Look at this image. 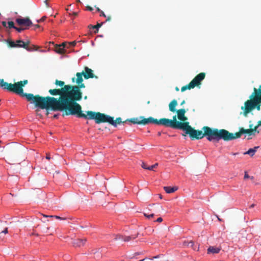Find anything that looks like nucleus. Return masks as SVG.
Returning <instances> with one entry per match:
<instances>
[{"mask_svg":"<svg viewBox=\"0 0 261 261\" xmlns=\"http://www.w3.org/2000/svg\"><path fill=\"white\" fill-rule=\"evenodd\" d=\"M249 121V128L245 129L243 127H240L239 131L234 134L230 133L225 129H219L218 128H212L208 126H205L202 128V130H196L192 128L189 124L187 126L184 131L186 134H188L192 140L201 139L206 137L209 141L218 142L222 139L225 141H229L241 138L242 134H246L249 136L255 135L256 132L259 133L257 130V126L253 127V124Z\"/></svg>","mask_w":261,"mask_h":261,"instance_id":"obj_1","label":"nucleus"},{"mask_svg":"<svg viewBox=\"0 0 261 261\" xmlns=\"http://www.w3.org/2000/svg\"><path fill=\"white\" fill-rule=\"evenodd\" d=\"M55 85L59 86L61 88L51 89L48 90L49 93L53 96L59 95L57 98L51 96H42V108L46 110H50L53 111L64 112L74 101V99H70L64 90L65 87L67 85L62 81L56 80Z\"/></svg>","mask_w":261,"mask_h":261,"instance_id":"obj_2","label":"nucleus"},{"mask_svg":"<svg viewBox=\"0 0 261 261\" xmlns=\"http://www.w3.org/2000/svg\"><path fill=\"white\" fill-rule=\"evenodd\" d=\"M74 101L64 112L66 115H76L79 118H84L89 120H94L96 123H105L106 114L100 112H95L91 111H87V115L82 113L81 106Z\"/></svg>","mask_w":261,"mask_h":261,"instance_id":"obj_3","label":"nucleus"},{"mask_svg":"<svg viewBox=\"0 0 261 261\" xmlns=\"http://www.w3.org/2000/svg\"><path fill=\"white\" fill-rule=\"evenodd\" d=\"M28 80L19 81L14 84L9 83L8 91L19 94L21 97H25L30 103L34 104L37 108H42V96L39 95H34L32 93L23 92L22 87L28 83Z\"/></svg>","mask_w":261,"mask_h":261,"instance_id":"obj_4","label":"nucleus"},{"mask_svg":"<svg viewBox=\"0 0 261 261\" xmlns=\"http://www.w3.org/2000/svg\"><path fill=\"white\" fill-rule=\"evenodd\" d=\"M241 109L243 111L242 114L245 117H247L248 114L253 110L260 111L261 85H259L257 88H253V92L249 96V99L244 102V106L241 107Z\"/></svg>","mask_w":261,"mask_h":261,"instance_id":"obj_5","label":"nucleus"},{"mask_svg":"<svg viewBox=\"0 0 261 261\" xmlns=\"http://www.w3.org/2000/svg\"><path fill=\"white\" fill-rule=\"evenodd\" d=\"M84 73L82 72H77L76 73V78L73 77L72 79V82H76L77 84L76 86L67 85L65 87L64 90L66 92L70 99H74L75 101H80L82 98V92L81 88H85V85L83 83Z\"/></svg>","mask_w":261,"mask_h":261,"instance_id":"obj_6","label":"nucleus"},{"mask_svg":"<svg viewBox=\"0 0 261 261\" xmlns=\"http://www.w3.org/2000/svg\"><path fill=\"white\" fill-rule=\"evenodd\" d=\"M155 124L163 125L165 127H171L174 129H179L184 130L188 124H189V122H181L178 121L176 120V116L175 115L173 117L172 119L168 118H161L158 120L155 119Z\"/></svg>","mask_w":261,"mask_h":261,"instance_id":"obj_7","label":"nucleus"},{"mask_svg":"<svg viewBox=\"0 0 261 261\" xmlns=\"http://www.w3.org/2000/svg\"><path fill=\"white\" fill-rule=\"evenodd\" d=\"M126 121L132 122L134 124H142V125H146L149 123H154L155 124V118L149 117L147 118H145L143 116L140 117L139 118H133L130 119H127Z\"/></svg>","mask_w":261,"mask_h":261,"instance_id":"obj_8","label":"nucleus"},{"mask_svg":"<svg viewBox=\"0 0 261 261\" xmlns=\"http://www.w3.org/2000/svg\"><path fill=\"white\" fill-rule=\"evenodd\" d=\"M205 74L204 72H201L197 74L190 83L193 87L198 86L201 84V81L204 80Z\"/></svg>","mask_w":261,"mask_h":261,"instance_id":"obj_9","label":"nucleus"},{"mask_svg":"<svg viewBox=\"0 0 261 261\" xmlns=\"http://www.w3.org/2000/svg\"><path fill=\"white\" fill-rule=\"evenodd\" d=\"M127 121L125 120V121L122 122L120 117L117 118L116 119L114 120V117L107 115H106L105 119V122H108L115 127L117 125V124H120L121 123H124Z\"/></svg>","mask_w":261,"mask_h":261,"instance_id":"obj_10","label":"nucleus"},{"mask_svg":"<svg viewBox=\"0 0 261 261\" xmlns=\"http://www.w3.org/2000/svg\"><path fill=\"white\" fill-rule=\"evenodd\" d=\"M16 22L20 26L25 27V29H26L33 24L32 22L28 17L17 18Z\"/></svg>","mask_w":261,"mask_h":261,"instance_id":"obj_11","label":"nucleus"},{"mask_svg":"<svg viewBox=\"0 0 261 261\" xmlns=\"http://www.w3.org/2000/svg\"><path fill=\"white\" fill-rule=\"evenodd\" d=\"M82 73H84L83 76L85 79H89L90 78L98 79V76L94 74L93 71L88 67H85L84 70H83Z\"/></svg>","mask_w":261,"mask_h":261,"instance_id":"obj_12","label":"nucleus"},{"mask_svg":"<svg viewBox=\"0 0 261 261\" xmlns=\"http://www.w3.org/2000/svg\"><path fill=\"white\" fill-rule=\"evenodd\" d=\"M177 118L181 122H187L188 118L185 116L186 111L184 109H179L176 111Z\"/></svg>","mask_w":261,"mask_h":261,"instance_id":"obj_13","label":"nucleus"},{"mask_svg":"<svg viewBox=\"0 0 261 261\" xmlns=\"http://www.w3.org/2000/svg\"><path fill=\"white\" fill-rule=\"evenodd\" d=\"M86 242V239H76L74 240L73 241V244L75 247H81L84 246L85 242Z\"/></svg>","mask_w":261,"mask_h":261,"instance_id":"obj_14","label":"nucleus"},{"mask_svg":"<svg viewBox=\"0 0 261 261\" xmlns=\"http://www.w3.org/2000/svg\"><path fill=\"white\" fill-rule=\"evenodd\" d=\"M177 105V101L176 99L172 100L169 104V111L172 112H175L176 111V107Z\"/></svg>","mask_w":261,"mask_h":261,"instance_id":"obj_15","label":"nucleus"},{"mask_svg":"<svg viewBox=\"0 0 261 261\" xmlns=\"http://www.w3.org/2000/svg\"><path fill=\"white\" fill-rule=\"evenodd\" d=\"M259 146H255L254 148H250L248 151L244 152V154H248L250 156H253L255 153L256 152L258 148H259Z\"/></svg>","mask_w":261,"mask_h":261,"instance_id":"obj_16","label":"nucleus"},{"mask_svg":"<svg viewBox=\"0 0 261 261\" xmlns=\"http://www.w3.org/2000/svg\"><path fill=\"white\" fill-rule=\"evenodd\" d=\"M30 43V41H28L25 42L21 40H18L16 42L17 47H22L24 49L26 48V45H29Z\"/></svg>","mask_w":261,"mask_h":261,"instance_id":"obj_17","label":"nucleus"},{"mask_svg":"<svg viewBox=\"0 0 261 261\" xmlns=\"http://www.w3.org/2000/svg\"><path fill=\"white\" fill-rule=\"evenodd\" d=\"M220 251V248L214 246H210L207 249V253H218Z\"/></svg>","mask_w":261,"mask_h":261,"instance_id":"obj_18","label":"nucleus"},{"mask_svg":"<svg viewBox=\"0 0 261 261\" xmlns=\"http://www.w3.org/2000/svg\"><path fill=\"white\" fill-rule=\"evenodd\" d=\"M158 166V164L156 163L153 165L148 166L147 164L144 162H143L141 164V167L145 169H147L149 170H153L154 168H156Z\"/></svg>","mask_w":261,"mask_h":261,"instance_id":"obj_19","label":"nucleus"},{"mask_svg":"<svg viewBox=\"0 0 261 261\" xmlns=\"http://www.w3.org/2000/svg\"><path fill=\"white\" fill-rule=\"evenodd\" d=\"M39 48V47L38 46L33 44L30 45L29 44V45H26V48H25V49L29 51H33L37 50Z\"/></svg>","mask_w":261,"mask_h":261,"instance_id":"obj_20","label":"nucleus"},{"mask_svg":"<svg viewBox=\"0 0 261 261\" xmlns=\"http://www.w3.org/2000/svg\"><path fill=\"white\" fill-rule=\"evenodd\" d=\"M164 189L167 193H172L177 190L176 187H164Z\"/></svg>","mask_w":261,"mask_h":261,"instance_id":"obj_21","label":"nucleus"},{"mask_svg":"<svg viewBox=\"0 0 261 261\" xmlns=\"http://www.w3.org/2000/svg\"><path fill=\"white\" fill-rule=\"evenodd\" d=\"M9 83L4 81V79H0V87L4 88V89L8 91Z\"/></svg>","mask_w":261,"mask_h":261,"instance_id":"obj_22","label":"nucleus"},{"mask_svg":"<svg viewBox=\"0 0 261 261\" xmlns=\"http://www.w3.org/2000/svg\"><path fill=\"white\" fill-rule=\"evenodd\" d=\"M193 89V87H192V86L191 85V83H189V84L187 85H185L183 87H181V92H184L185 91H186V90L187 89Z\"/></svg>","mask_w":261,"mask_h":261,"instance_id":"obj_23","label":"nucleus"},{"mask_svg":"<svg viewBox=\"0 0 261 261\" xmlns=\"http://www.w3.org/2000/svg\"><path fill=\"white\" fill-rule=\"evenodd\" d=\"M56 51L59 54H63L64 49L60 45H57L56 47Z\"/></svg>","mask_w":261,"mask_h":261,"instance_id":"obj_24","label":"nucleus"},{"mask_svg":"<svg viewBox=\"0 0 261 261\" xmlns=\"http://www.w3.org/2000/svg\"><path fill=\"white\" fill-rule=\"evenodd\" d=\"M137 237V235H136L135 236H132L123 237V241H125V242H128L130 240H131L132 239H134L136 238Z\"/></svg>","mask_w":261,"mask_h":261,"instance_id":"obj_25","label":"nucleus"},{"mask_svg":"<svg viewBox=\"0 0 261 261\" xmlns=\"http://www.w3.org/2000/svg\"><path fill=\"white\" fill-rule=\"evenodd\" d=\"M102 23H97L96 25H90L89 26V27H91L93 29H96V30L94 31L95 33H96L98 32V28H100L101 25H102Z\"/></svg>","mask_w":261,"mask_h":261,"instance_id":"obj_26","label":"nucleus"},{"mask_svg":"<svg viewBox=\"0 0 261 261\" xmlns=\"http://www.w3.org/2000/svg\"><path fill=\"white\" fill-rule=\"evenodd\" d=\"M49 229V227L45 226H43L41 227V232L45 233H47L49 232L48 230Z\"/></svg>","mask_w":261,"mask_h":261,"instance_id":"obj_27","label":"nucleus"},{"mask_svg":"<svg viewBox=\"0 0 261 261\" xmlns=\"http://www.w3.org/2000/svg\"><path fill=\"white\" fill-rule=\"evenodd\" d=\"M8 44L9 45L10 47H17V44L16 43V42L13 41H11V40H10V41H8Z\"/></svg>","mask_w":261,"mask_h":261,"instance_id":"obj_28","label":"nucleus"},{"mask_svg":"<svg viewBox=\"0 0 261 261\" xmlns=\"http://www.w3.org/2000/svg\"><path fill=\"white\" fill-rule=\"evenodd\" d=\"M184 244L185 245L192 247V248H193V247L194 246V242L192 241L185 242Z\"/></svg>","mask_w":261,"mask_h":261,"instance_id":"obj_29","label":"nucleus"},{"mask_svg":"<svg viewBox=\"0 0 261 261\" xmlns=\"http://www.w3.org/2000/svg\"><path fill=\"white\" fill-rule=\"evenodd\" d=\"M8 28H9V29H12V28H13L15 29V28L16 27L14 26V23L13 21H8Z\"/></svg>","mask_w":261,"mask_h":261,"instance_id":"obj_30","label":"nucleus"},{"mask_svg":"<svg viewBox=\"0 0 261 261\" xmlns=\"http://www.w3.org/2000/svg\"><path fill=\"white\" fill-rule=\"evenodd\" d=\"M43 217H55L56 219H60V220H65V218H61L59 216H47V215H43Z\"/></svg>","mask_w":261,"mask_h":261,"instance_id":"obj_31","label":"nucleus"},{"mask_svg":"<svg viewBox=\"0 0 261 261\" xmlns=\"http://www.w3.org/2000/svg\"><path fill=\"white\" fill-rule=\"evenodd\" d=\"M123 236L119 235V234H117V235H115V238L114 240L116 241L118 240H123Z\"/></svg>","mask_w":261,"mask_h":261,"instance_id":"obj_32","label":"nucleus"},{"mask_svg":"<svg viewBox=\"0 0 261 261\" xmlns=\"http://www.w3.org/2000/svg\"><path fill=\"white\" fill-rule=\"evenodd\" d=\"M144 216L146 217L148 219H150L151 218H152L153 216H154V214H147L146 213H144Z\"/></svg>","mask_w":261,"mask_h":261,"instance_id":"obj_33","label":"nucleus"},{"mask_svg":"<svg viewBox=\"0 0 261 261\" xmlns=\"http://www.w3.org/2000/svg\"><path fill=\"white\" fill-rule=\"evenodd\" d=\"M15 29L19 33H20L22 31H23L24 30H25V28H22V27H20V28H17V27H15Z\"/></svg>","mask_w":261,"mask_h":261,"instance_id":"obj_34","label":"nucleus"},{"mask_svg":"<svg viewBox=\"0 0 261 261\" xmlns=\"http://www.w3.org/2000/svg\"><path fill=\"white\" fill-rule=\"evenodd\" d=\"M45 18H46V17L45 16H43L40 19L38 20L37 22H40L43 21L45 19Z\"/></svg>","mask_w":261,"mask_h":261,"instance_id":"obj_35","label":"nucleus"},{"mask_svg":"<svg viewBox=\"0 0 261 261\" xmlns=\"http://www.w3.org/2000/svg\"><path fill=\"white\" fill-rule=\"evenodd\" d=\"M76 43V41H74L69 43V44H70V45H71L72 46H74L75 45Z\"/></svg>","mask_w":261,"mask_h":261,"instance_id":"obj_36","label":"nucleus"},{"mask_svg":"<svg viewBox=\"0 0 261 261\" xmlns=\"http://www.w3.org/2000/svg\"><path fill=\"white\" fill-rule=\"evenodd\" d=\"M8 232V228H6L3 231L1 232L2 233L7 234Z\"/></svg>","mask_w":261,"mask_h":261,"instance_id":"obj_37","label":"nucleus"},{"mask_svg":"<svg viewBox=\"0 0 261 261\" xmlns=\"http://www.w3.org/2000/svg\"><path fill=\"white\" fill-rule=\"evenodd\" d=\"M155 221L158 222H161L163 221V219L161 217H159Z\"/></svg>","mask_w":261,"mask_h":261,"instance_id":"obj_38","label":"nucleus"},{"mask_svg":"<svg viewBox=\"0 0 261 261\" xmlns=\"http://www.w3.org/2000/svg\"><path fill=\"white\" fill-rule=\"evenodd\" d=\"M250 178V176L247 174V173L246 172H245V175H244V179H247V178Z\"/></svg>","mask_w":261,"mask_h":261,"instance_id":"obj_39","label":"nucleus"},{"mask_svg":"<svg viewBox=\"0 0 261 261\" xmlns=\"http://www.w3.org/2000/svg\"><path fill=\"white\" fill-rule=\"evenodd\" d=\"M60 45L62 47H63V48L64 49V48L66 47L67 44H66V43L64 42V43H62L61 44H60Z\"/></svg>","mask_w":261,"mask_h":261,"instance_id":"obj_40","label":"nucleus"},{"mask_svg":"<svg viewBox=\"0 0 261 261\" xmlns=\"http://www.w3.org/2000/svg\"><path fill=\"white\" fill-rule=\"evenodd\" d=\"M100 16L105 17H106V16L105 14L104 13V12H103L102 11H101L100 12Z\"/></svg>","mask_w":261,"mask_h":261,"instance_id":"obj_41","label":"nucleus"},{"mask_svg":"<svg viewBox=\"0 0 261 261\" xmlns=\"http://www.w3.org/2000/svg\"><path fill=\"white\" fill-rule=\"evenodd\" d=\"M87 9L90 11H92L93 10V8L92 7H91L90 6H87Z\"/></svg>","mask_w":261,"mask_h":261,"instance_id":"obj_42","label":"nucleus"},{"mask_svg":"<svg viewBox=\"0 0 261 261\" xmlns=\"http://www.w3.org/2000/svg\"><path fill=\"white\" fill-rule=\"evenodd\" d=\"M2 23L4 27L7 28V22L6 21H2Z\"/></svg>","mask_w":261,"mask_h":261,"instance_id":"obj_43","label":"nucleus"},{"mask_svg":"<svg viewBox=\"0 0 261 261\" xmlns=\"http://www.w3.org/2000/svg\"><path fill=\"white\" fill-rule=\"evenodd\" d=\"M69 15H73L74 16H76L77 15V12H72V14L69 13Z\"/></svg>","mask_w":261,"mask_h":261,"instance_id":"obj_44","label":"nucleus"},{"mask_svg":"<svg viewBox=\"0 0 261 261\" xmlns=\"http://www.w3.org/2000/svg\"><path fill=\"white\" fill-rule=\"evenodd\" d=\"M46 159L47 160H49L50 159V155L48 154H47L46 155Z\"/></svg>","mask_w":261,"mask_h":261,"instance_id":"obj_45","label":"nucleus"},{"mask_svg":"<svg viewBox=\"0 0 261 261\" xmlns=\"http://www.w3.org/2000/svg\"><path fill=\"white\" fill-rule=\"evenodd\" d=\"M2 233L0 232V240H3L4 239V237H2Z\"/></svg>","mask_w":261,"mask_h":261,"instance_id":"obj_46","label":"nucleus"},{"mask_svg":"<svg viewBox=\"0 0 261 261\" xmlns=\"http://www.w3.org/2000/svg\"><path fill=\"white\" fill-rule=\"evenodd\" d=\"M111 16H109V17H108V18H107V19L106 21H110V20H111Z\"/></svg>","mask_w":261,"mask_h":261,"instance_id":"obj_47","label":"nucleus"},{"mask_svg":"<svg viewBox=\"0 0 261 261\" xmlns=\"http://www.w3.org/2000/svg\"><path fill=\"white\" fill-rule=\"evenodd\" d=\"M259 125H261V120L260 121H258V125H257L256 126H257V127H258ZM258 127H257V128Z\"/></svg>","mask_w":261,"mask_h":261,"instance_id":"obj_48","label":"nucleus"},{"mask_svg":"<svg viewBox=\"0 0 261 261\" xmlns=\"http://www.w3.org/2000/svg\"><path fill=\"white\" fill-rule=\"evenodd\" d=\"M96 11H97V12H99L100 13V12L101 11L100 10V9H99V8H98V7H97V8H96Z\"/></svg>","mask_w":261,"mask_h":261,"instance_id":"obj_49","label":"nucleus"},{"mask_svg":"<svg viewBox=\"0 0 261 261\" xmlns=\"http://www.w3.org/2000/svg\"><path fill=\"white\" fill-rule=\"evenodd\" d=\"M34 26L35 28H38L40 27V25L39 24H35Z\"/></svg>","mask_w":261,"mask_h":261,"instance_id":"obj_50","label":"nucleus"},{"mask_svg":"<svg viewBox=\"0 0 261 261\" xmlns=\"http://www.w3.org/2000/svg\"><path fill=\"white\" fill-rule=\"evenodd\" d=\"M185 100H183L182 101V102H181L180 105H184V104H185Z\"/></svg>","mask_w":261,"mask_h":261,"instance_id":"obj_51","label":"nucleus"},{"mask_svg":"<svg viewBox=\"0 0 261 261\" xmlns=\"http://www.w3.org/2000/svg\"><path fill=\"white\" fill-rule=\"evenodd\" d=\"M254 206V204H252L250 206V208H252Z\"/></svg>","mask_w":261,"mask_h":261,"instance_id":"obj_52","label":"nucleus"},{"mask_svg":"<svg viewBox=\"0 0 261 261\" xmlns=\"http://www.w3.org/2000/svg\"><path fill=\"white\" fill-rule=\"evenodd\" d=\"M161 134H162V133H161V132H158V135L159 136H160L161 135Z\"/></svg>","mask_w":261,"mask_h":261,"instance_id":"obj_53","label":"nucleus"},{"mask_svg":"<svg viewBox=\"0 0 261 261\" xmlns=\"http://www.w3.org/2000/svg\"><path fill=\"white\" fill-rule=\"evenodd\" d=\"M175 90H176V91H178L179 90V88L177 87H176L175 88Z\"/></svg>","mask_w":261,"mask_h":261,"instance_id":"obj_54","label":"nucleus"},{"mask_svg":"<svg viewBox=\"0 0 261 261\" xmlns=\"http://www.w3.org/2000/svg\"><path fill=\"white\" fill-rule=\"evenodd\" d=\"M159 197L160 199H162V196L161 194L159 195Z\"/></svg>","mask_w":261,"mask_h":261,"instance_id":"obj_55","label":"nucleus"},{"mask_svg":"<svg viewBox=\"0 0 261 261\" xmlns=\"http://www.w3.org/2000/svg\"><path fill=\"white\" fill-rule=\"evenodd\" d=\"M250 178L251 179H253V176L250 177Z\"/></svg>","mask_w":261,"mask_h":261,"instance_id":"obj_56","label":"nucleus"},{"mask_svg":"<svg viewBox=\"0 0 261 261\" xmlns=\"http://www.w3.org/2000/svg\"><path fill=\"white\" fill-rule=\"evenodd\" d=\"M54 117L55 118H56V117H57V115H55Z\"/></svg>","mask_w":261,"mask_h":261,"instance_id":"obj_57","label":"nucleus"},{"mask_svg":"<svg viewBox=\"0 0 261 261\" xmlns=\"http://www.w3.org/2000/svg\"><path fill=\"white\" fill-rule=\"evenodd\" d=\"M87 96H85V97H84L85 99H87Z\"/></svg>","mask_w":261,"mask_h":261,"instance_id":"obj_58","label":"nucleus"},{"mask_svg":"<svg viewBox=\"0 0 261 261\" xmlns=\"http://www.w3.org/2000/svg\"><path fill=\"white\" fill-rule=\"evenodd\" d=\"M237 154V153H233V155H236Z\"/></svg>","mask_w":261,"mask_h":261,"instance_id":"obj_59","label":"nucleus"},{"mask_svg":"<svg viewBox=\"0 0 261 261\" xmlns=\"http://www.w3.org/2000/svg\"><path fill=\"white\" fill-rule=\"evenodd\" d=\"M149 103H150V101H148L147 102V103H148V104H149Z\"/></svg>","mask_w":261,"mask_h":261,"instance_id":"obj_60","label":"nucleus"},{"mask_svg":"<svg viewBox=\"0 0 261 261\" xmlns=\"http://www.w3.org/2000/svg\"><path fill=\"white\" fill-rule=\"evenodd\" d=\"M218 220H219V221H221V220L220 218H218Z\"/></svg>","mask_w":261,"mask_h":261,"instance_id":"obj_61","label":"nucleus"},{"mask_svg":"<svg viewBox=\"0 0 261 261\" xmlns=\"http://www.w3.org/2000/svg\"><path fill=\"white\" fill-rule=\"evenodd\" d=\"M2 143V141H0V143Z\"/></svg>","mask_w":261,"mask_h":261,"instance_id":"obj_62","label":"nucleus"},{"mask_svg":"<svg viewBox=\"0 0 261 261\" xmlns=\"http://www.w3.org/2000/svg\"><path fill=\"white\" fill-rule=\"evenodd\" d=\"M77 1L80 2V0H77Z\"/></svg>","mask_w":261,"mask_h":261,"instance_id":"obj_63","label":"nucleus"}]
</instances>
